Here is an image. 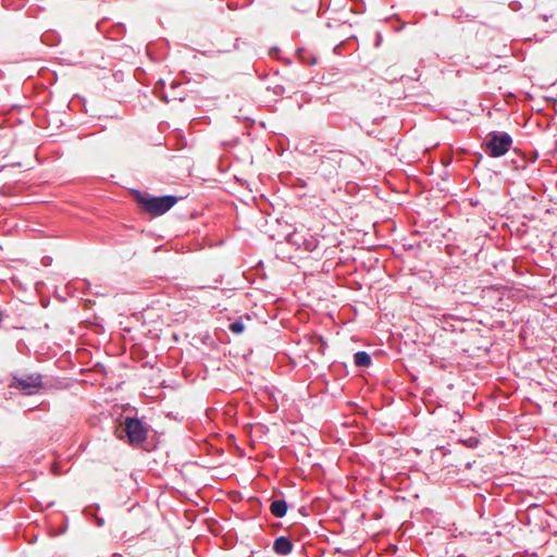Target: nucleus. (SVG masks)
Segmentation results:
<instances>
[{
    "label": "nucleus",
    "instance_id": "obj_2",
    "mask_svg": "<svg viewBox=\"0 0 557 557\" xmlns=\"http://www.w3.org/2000/svg\"><path fill=\"white\" fill-rule=\"evenodd\" d=\"M10 386L20 389L24 395H35L42 387L41 375L37 373L14 375Z\"/></svg>",
    "mask_w": 557,
    "mask_h": 557
},
{
    "label": "nucleus",
    "instance_id": "obj_4",
    "mask_svg": "<svg viewBox=\"0 0 557 557\" xmlns=\"http://www.w3.org/2000/svg\"><path fill=\"white\" fill-rule=\"evenodd\" d=\"M124 432L131 444L143 443L147 437V430L143 422L136 418H126L124 421Z\"/></svg>",
    "mask_w": 557,
    "mask_h": 557
},
{
    "label": "nucleus",
    "instance_id": "obj_7",
    "mask_svg": "<svg viewBox=\"0 0 557 557\" xmlns=\"http://www.w3.org/2000/svg\"><path fill=\"white\" fill-rule=\"evenodd\" d=\"M354 363L359 368H368L372 364V358L367 351H358L354 355Z\"/></svg>",
    "mask_w": 557,
    "mask_h": 557
},
{
    "label": "nucleus",
    "instance_id": "obj_5",
    "mask_svg": "<svg viewBox=\"0 0 557 557\" xmlns=\"http://www.w3.org/2000/svg\"><path fill=\"white\" fill-rule=\"evenodd\" d=\"M292 548V542L285 536H280L274 542V550L280 555H288Z\"/></svg>",
    "mask_w": 557,
    "mask_h": 557
},
{
    "label": "nucleus",
    "instance_id": "obj_3",
    "mask_svg": "<svg viewBox=\"0 0 557 557\" xmlns=\"http://www.w3.org/2000/svg\"><path fill=\"white\" fill-rule=\"evenodd\" d=\"M512 138L510 135L503 133H491L490 139L485 144V151L493 158L504 156L511 147Z\"/></svg>",
    "mask_w": 557,
    "mask_h": 557
},
{
    "label": "nucleus",
    "instance_id": "obj_10",
    "mask_svg": "<svg viewBox=\"0 0 557 557\" xmlns=\"http://www.w3.org/2000/svg\"><path fill=\"white\" fill-rule=\"evenodd\" d=\"M468 446L472 447L478 444V440L471 437L468 442H466Z\"/></svg>",
    "mask_w": 557,
    "mask_h": 557
},
{
    "label": "nucleus",
    "instance_id": "obj_1",
    "mask_svg": "<svg viewBox=\"0 0 557 557\" xmlns=\"http://www.w3.org/2000/svg\"><path fill=\"white\" fill-rule=\"evenodd\" d=\"M134 195L139 209L143 212L150 214L151 216H159L164 214L178 200L177 197L173 195L156 197L148 194H141L139 191H136Z\"/></svg>",
    "mask_w": 557,
    "mask_h": 557
},
{
    "label": "nucleus",
    "instance_id": "obj_8",
    "mask_svg": "<svg viewBox=\"0 0 557 557\" xmlns=\"http://www.w3.org/2000/svg\"><path fill=\"white\" fill-rule=\"evenodd\" d=\"M228 329L233 334H236V335L242 334L245 330V324L243 322V319L240 318L239 320H236L235 322L231 323Z\"/></svg>",
    "mask_w": 557,
    "mask_h": 557
},
{
    "label": "nucleus",
    "instance_id": "obj_6",
    "mask_svg": "<svg viewBox=\"0 0 557 557\" xmlns=\"http://www.w3.org/2000/svg\"><path fill=\"white\" fill-rule=\"evenodd\" d=\"M270 511L274 517H284L287 511V503L284 499L273 500L270 505Z\"/></svg>",
    "mask_w": 557,
    "mask_h": 557
},
{
    "label": "nucleus",
    "instance_id": "obj_9",
    "mask_svg": "<svg viewBox=\"0 0 557 557\" xmlns=\"http://www.w3.org/2000/svg\"><path fill=\"white\" fill-rule=\"evenodd\" d=\"M304 60H305V62H307L310 65L317 64V58L315 57H310L309 59H304Z\"/></svg>",
    "mask_w": 557,
    "mask_h": 557
}]
</instances>
